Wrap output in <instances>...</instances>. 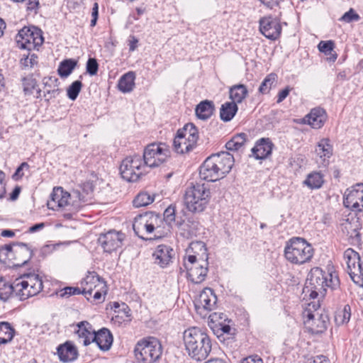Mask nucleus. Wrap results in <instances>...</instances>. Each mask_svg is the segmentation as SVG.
Segmentation results:
<instances>
[{
  "instance_id": "nucleus-5",
  "label": "nucleus",
  "mask_w": 363,
  "mask_h": 363,
  "mask_svg": "<svg viewBox=\"0 0 363 363\" xmlns=\"http://www.w3.org/2000/svg\"><path fill=\"white\" fill-rule=\"evenodd\" d=\"M171 151L164 143H151L143 151V161L145 167H157L169 162Z\"/></svg>"
},
{
  "instance_id": "nucleus-52",
  "label": "nucleus",
  "mask_w": 363,
  "mask_h": 363,
  "mask_svg": "<svg viewBox=\"0 0 363 363\" xmlns=\"http://www.w3.org/2000/svg\"><path fill=\"white\" fill-rule=\"evenodd\" d=\"M352 280L359 286L363 284V268L362 265L357 266V270L349 272Z\"/></svg>"
},
{
  "instance_id": "nucleus-23",
  "label": "nucleus",
  "mask_w": 363,
  "mask_h": 363,
  "mask_svg": "<svg viewBox=\"0 0 363 363\" xmlns=\"http://www.w3.org/2000/svg\"><path fill=\"white\" fill-rule=\"evenodd\" d=\"M78 329L75 332L79 343L84 346L89 345L94 334L92 325L87 321L79 322L77 325Z\"/></svg>"
},
{
  "instance_id": "nucleus-20",
  "label": "nucleus",
  "mask_w": 363,
  "mask_h": 363,
  "mask_svg": "<svg viewBox=\"0 0 363 363\" xmlns=\"http://www.w3.org/2000/svg\"><path fill=\"white\" fill-rule=\"evenodd\" d=\"M274 144L269 138H261L252 149V155L256 160H263L272 154Z\"/></svg>"
},
{
  "instance_id": "nucleus-59",
  "label": "nucleus",
  "mask_w": 363,
  "mask_h": 363,
  "mask_svg": "<svg viewBox=\"0 0 363 363\" xmlns=\"http://www.w3.org/2000/svg\"><path fill=\"white\" fill-rule=\"evenodd\" d=\"M199 138L198 135H191V136H186V139L189 141L188 145L186 146V150H192L195 147L196 142Z\"/></svg>"
},
{
  "instance_id": "nucleus-4",
  "label": "nucleus",
  "mask_w": 363,
  "mask_h": 363,
  "mask_svg": "<svg viewBox=\"0 0 363 363\" xmlns=\"http://www.w3.org/2000/svg\"><path fill=\"white\" fill-rule=\"evenodd\" d=\"M162 346L155 337H147L139 340L134 349L135 355L143 363H155L161 358Z\"/></svg>"
},
{
  "instance_id": "nucleus-13",
  "label": "nucleus",
  "mask_w": 363,
  "mask_h": 363,
  "mask_svg": "<svg viewBox=\"0 0 363 363\" xmlns=\"http://www.w3.org/2000/svg\"><path fill=\"white\" fill-rule=\"evenodd\" d=\"M259 30L262 35L270 40H277L281 33V26L279 18L272 16H264L259 21Z\"/></svg>"
},
{
  "instance_id": "nucleus-38",
  "label": "nucleus",
  "mask_w": 363,
  "mask_h": 363,
  "mask_svg": "<svg viewBox=\"0 0 363 363\" xmlns=\"http://www.w3.org/2000/svg\"><path fill=\"white\" fill-rule=\"evenodd\" d=\"M315 152L320 158H323V161L328 159L333 154V147L330 144L328 138L322 139L318 144Z\"/></svg>"
},
{
  "instance_id": "nucleus-30",
  "label": "nucleus",
  "mask_w": 363,
  "mask_h": 363,
  "mask_svg": "<svg viewBox=\"0 0 363 363\" xmlns=\"http://www.w3.org/2000/svg\"><path fill=\"white\" fill-rule=\"evenodd\" d=\"M93 189L89 184H85L82 189H74L71 193L73 202H88L92 198Z\"/></svg>"
},
{
  "instance_id": "nucleus-57",
  "label": "nucleus",
  "mask_w": 363,
  "mask_h": 363,
  "mask_svg": "<svg viewBox=\"0 0 363 363\" xmlns=\"http://www.w3.org/2000/svg\"><path fill=\"white\" fill-rule=\"evenodd\" d=\"M265 7L269 9L280 8L281 4L284 0H259Z\"/></svg>"
},
{
  "instance_id": "nucleus-53",
  "label": "nucleus",
  "mask_w": 363,
  "mask_h": 363,
  "mask_svg": "<svg viewBox=\"0 0 363 363\" xmlns=\"http://www.w3.org/2000/svg\"><path fill=\"white\" fill-rule=\"evenodd\" d=\"M86 72L91 75L94 76L97 74L99 69V64L95 58H89L86 65Z\"/></svg>"
},
{
  "instance_id": "nucleus-29",
  "label": "nucleus",
  "mask_w": 363,
  "mask_h": 363,
  "mask_svg": "<svg viewBox=\"0 0 363 363\" xmlns=\"http://www.w3.org/2000/svg\"><path fill=\"white\" fill-rule=\"evenodd\" d=\"M213 111V102L208 100L200 102L195 109L196 116L203 121L208 119L212 116Z\"/></svg>"
},
{
  "instance_id": "nucleus-9",
  "label": "nucleus",
  "mask_w": 363,
  "mask_h": 363,
  "mask_svg": "<svg viewBox=\"0 0 363 363\" xmlns=\"http://www.w3.org/2000/svg\"><path fill=\"white\" fill-rule=\"evenodd\" d=\"M44 41L43 32L37 27H24L18 31L16 42L19 47L28 50H34L40 46Z\"/></svg>"
},
{
  "instance_id": "nucleus-8",
  "label": "nucleus",
  "mask_w": 363,
  "mask_h": 363,
  "mask_svg": "<svg viewBox=\"0 0 363 363\" xmlns=\"http://www.w3.org/2000/svg\"><path fill=\"white\" fill-rule=\"evenodd\" d=\"M163 224L162 218L157 215L151 213L147 219L146 216L141 218L133 224V230L135 234L138 235L142 239H145L143 235H140V231L145 230L147 234L154 233V238H160L163 237L165 232L161 225Z\"/></svg>"
},
{
  "instance_id": "nucleus-24",
  "label": "nucleus",
  "mask_w": 363,
  "mask_h": 363,
  "mask_svg": "<svg viewBox=\"0 0 363 363\" xmlns=\"http://www.w3.org/2000/svg\"><path fill=\"white\" fill-rule=\"evenodd\" d=\"M363 203V183H358L347 189L343 196V204H359Z\"/></svg>"
},
{
  "instance_id": "nucleus-37",
  "label": "nucleus",
  "mask_w": 363,
  "mask_h": 363,
  "mask_svg": "<svg viewBox=\"0 0 363 363\" xmlns=\"http://www.w3.org/2000/svg\"><path fill=\"white\" fill-rule=\"evenodd\" d=\"M93 288L91 286L87 287V286H86L83 290H81L79 287L67 286L61 290L60 296L69 297L72 295L83 294L86 298V299L89 300V298L88 297V295L91 296Z\"/></svg>"
},
{
  "instance_id": "nucleus-19",
  "label": "nucleus",
  "mask_w": 363,
  "mask_h": 363,
  "mask_svg": "<svg viewBox=\"0 0 363 363\" xmlns=\"http://www.w3.org/2000/svg\"><path fill=\"white\" fill-rule=\"evenodd\" d=\"M113 337L110 330L106 328H103L98 330L94 331L92 337L91 342H96L99 349L102 351H108L110 350Z\"/></svg>"
},
{
  "instance_id": "nucleus-45",
  "label": "nucleus",
  "mask_w": 363,
  "mask_h": 363,
  "mask_svg": "<svg viewBox=\"0 0 363 363\" xmlns=\"http://www.w3.org/2000/svg\"><path fill=\"white\" fill-rule=\"evenodd\" d=\"M12 283L6 281L3 277L0 278V300L6 301L12 298Z\"/></svg>"
},
{
  "instance_id": "nucleus-10",
  "label": "nucleus",
  "mask_w": 363,
  "mask_h": 363,
  "mask_svg": "<svg viewBox=\"0 0 363 363\" xmlns=\"http://www.w3.org/2000/svg\"><path fill=\"white\" fill-rule=\"evenodd\" d=\"M319 307V303H309L308 310L306 314V320L304 323L312 333H320L327 328L328 317L327 315L316 311Z\"/></svg>"
},
{
  "instance_id": "nucleus-3",
  "label": "nucleus",
  "mask_w": 363,
  "mask_h": 363,
  "mask_svg": "<svg viewBox=\"0 0 363 363\" xmlns=\"http://www.w3.org/2000/svg\"><path fill=\"white\" fill-rule=\"evenodd\" d=\"M314 250L306 240L300 237L289 239L284 247V257L294 264H303L311 261Z\"/></svg>"
},
{
  "instance_id": "nucleus-55",
  "label": "nucleus",
  "mask_w": 363,
  "mask_h": 363,
  "mask_svg": "<svg viewBox=\"0 0 363 363\" xmlns=\"http://www.w3.org/2000/svg\"><path fill=\"white\" fill-rule=\"evenodd\" d=\"M21 65L25 67H33L38 63V57L35 54L27 56L26 57L21 59Z\"/></svg>"
},
{
  "instance_id": "nucleus-61",
  "label": "nucleus",
  "mask_w": 363,
  "mask_h": 363,
  "mask_svg": "<svg viewBox=\"0 0 363 363\" xmlns=\"http://www.w3.org/2000/svg\"><path fill=\"white\" fill-rule=\"evenodd\" d=\"M5 177V173L0 170V199L4 198L6 194L5 183L4 182Z\"/></svg>"
},
{
  "instance_id": "nucleus-6",
  "label": "nucleus",
  "mask_w": 363,
  "mask_h": 363,
  "mask_svg": "<svg viewBox=\"0 0 363 363\" xmlns=\"http://www.w3.org/2000/svg\"><path fill=\"white\" fill-rule=\"evenodd\" d=\"M362 211H363V206H344L342 213L345 218L341 223V230L348 239H352L354 241L359 240V218L357 212Z\"/></svg>"
},
{
  "instance_id": "nucleus-49",
  "label": "nucleus",
  "mask_w": 363,
  "mask_h": 363,
  "mask_svg": "<svg viewBox=\"0 0 363 363\" xmlns=\"http://www.w3.org/2000/svg\"><path fill=\"white\" fill-rule=\"evenodd\" d=\"M351 316L350 306L347 304L344 306L343 309L337 312L335 316V320L337 325L347 323L349 322Z\"/></svg>"
},
{
  "instance_id": "nucleus-27",
  "label": "nucleus",
  "mask_w": 363,
  "mask_h": 363,
  "mask_svg": "<svg viewBox=\"0 0 363 363\" xmlns=\"http://www.w3.org/2000/svg\"><path fill=\"white\" fill-rule=\"evenodd\" d=\"M12 298H16L20 301H24L30 296H33L28 289L24 284L23 277L16 279L12 283Z\"/></svg>"
},
{
  "instance_id": "nucleus-58",
  "label": "nucleus",
  "mask_w": 363,
  "mask_h": 363,
  "mask_svg": "<svg viewBox=\"0 0 363 363\" xmlns=\"http://www.w3.org/2000/svg\"><path fill=\"white\" fill-rule=\"evenodd\" d=\"M28 168L29 164L27 162H22L16 169V172L13 174L12 178L14 180H18L22 178V177L23 176V170L24 169H28Z\"/></svg>"
},
{
  "instance_id": "nucleus-48",
  "label": "nucleus",
  "mask_w": 363,
  "mask_h": 363,
  "mask_svg": "<svg viewBox=\"0 0 363 363\" xmlns=\"http://www.w3.org/2000/svg\"><path fill=\"white\" fill-rule=\"evenodd\" d=\"M277 78V75L274 73L268 74L261 83L259 87V92L262 94H267L276 82Z\"/></svg>"
},
{
  "instance_id": "nucleus-43",
  "label": "nucleus",
  "mask_w": 363,
  "mask_h": 363,
  "mask_svg": "<svg viewBox=\"0 0 363 363\" xmlns=\"http://www.w3.org/2000/svg\"><path fill=\"white\" fill-rule=\"evenodd\" d=\"M176 206H169L164 212V218L162 220L163 223H165L168 225H170L172 222L177 221L178 225H182L184 223L183 219H180L179 220H177V218H178V213Z\"/></svg>"
},
{
  "instance_id": "nucleus-33",
  "label": "nucleus",
  "mask_w": 363,
  "mask_h": 363,
  "mask_svg": "<svg viewBox=\"0 0 363 363\" xmlns=\"http://www.w3.org/2000/svg\"><path fill=\"white\" fill-rule=\"evenodd\" d=\"M229 94L232 102L237 104L241 103L246 98L248 91L245 85L240 84L230 87Z\"/></svg>"
},
{
  "instance_id": "nucleus-11",
  "label": "nucleus",
  "mask_w": 363,
  "mask_h": 363,
  "mask_svg": "<svg viewBox=\"0 0 363 363\" xmlns=\"http://www.w3.org/2000/svg\"><path fill=\"white\" fill-rule=\"evenodd\" d=\"M125 238L123 233L112 230L100 235L98 242L105 252L111 253L122 247Z\"/></svg>"
},
{
  "instance_id": "nucleus-46",
  "label": "nucleus",
  "mask_w": 363,
  "mask_h": 363,
  "mask_svg": "<svg viewBox=\"0 0 363 363\" xmlns=\"http://www.w3.org/2000/svg\"><path fill=\"white\" fill-rule=\"evenodd\" d=\"M13 255V245H6L0 248V262L4 264L12 265Z\"/></svg>"
},
{
  "instance_id": "nucleus-2",
  "label": "nucleus",
  "mask_w": 363,
  "mask_h": 363,
  "mask_svg": "<svg viewBox=\"0 0 363 363\" xmlns=\"http://www.w3.org/2000/svg\"><path fill=\"white\" fill-rule=\"evenodd\" d=\"M184 342L189 355L196 361L205 359L211 351V341L199 328H191L184 333Z\"/></svg>"
},
{
  "instance_id": "nucleus-28",
  "label": "nucleus",
  "mask_w": 363,
  "mask_h": 363,
  "mask_svg": "<svg viewBox=\"0 0 363 363\" xmlns=\"http://www.w3.org/2000/svg\"><path fill=\"white\" fill-rule=\"evenodd\" d=\"M21 277H23V279H27L24 280V284L28 289V291H30L33 296L43 290V281L40 279L38 275L23 274Z\"/></svg>"
},
{
  "instance_id": "nucleus-18",
  "label": "nucleus",
  "mask_w": 363,
  "mask_h": 363,
  "mask_svg": "<svg viewBox=\"0 0 363 363\" xmlns=\"http://www.w3.org/2000/svg\"><path fill=\"white\" fill-rule=\"evenodd\" d=\"M199 176L201 179L207 182H216L221 179L216 164H214L211 156L207 157L200 167Z\"/></svg>"
},
{
  "instance_id": "nucleus-26",
  "label": "nucleus",
  "mask_w": 363,
  "mask_h": 363,
  "mask_svg": "<svg viewBox=\"0 0 363 363\" xmlns=\"http://www.w3.org/2000/svg\"><path fill=\"white\" fill-rule=\"evenodd\" d=\"M57 354L61 361L67 362L77 359L78 352L74 345L70 342H66L57 347Z\"/></svg>"
},
{
  "instance_id": "nucleus-17",
  "label": "nucleus",
  "mask_w": 363,
  "mask_h": 363,
  "mask_svg": "<svg viewBox=\"0 0 363 363\" xmlns=\"http://www.w3.org/2000/svg\"><path fill=\"white\" fill-rule=\"evenodd\" d=\"M85 284L87 287L91 286L93 290L96 287H99V289L94 292L93 298L94 301H97L99 302L104 300V298H102L103 294L106 295V282L96 272H89L82 282V284Z\"/></svg>"
},
{
  "instance_id": "nucleus-36",
  "label": "nucleus",
  "mask_w": 363,
  "mask_h": 363,
  "mask_svg": "<svg viewBox=\"0 0 363 363\" xmlns=\"http://www.w3.org/2000/svg\"><path fill=\"white\" fill-rule=\"evenodd\" d=\"M15 330L8 322L0 323V344L11 342L14 336Z\"/></svg>"
},
{
  "instance_id": "nucleus-64",
  "label": "nucleus",
  "mask_w": 363,
  "mask_h": 363,
  "mask_svg": "<svg viewBox=\"0 0 363 363\" xmlns=\"http://www.w3.org/2000/svg\"><path fill=\"white\" fill-rule=\"evenodd\" d=\"M310 363H330L329 359L324 355L316 356L313 362Z\"/></svg>"
},
{
  "instance_id": "nucleus-54",
  "label": "nucleus",
  "mask_w": 363,
  "mask_h": 363,
  "mask_svg": "<svg viewBox=\"0 0 363 363\" xmlns=\"http://www.w3.org/2000/svg\"><path fill=\"white\" fill-rule=\"evenodd\" d=\"M177 132H182V135H185V137L199 134L196 127L193 123L186 124L182 129L178 130Z\"/></svg>"
},
{
  "instance_id": "nucleus-34",
  "label": "nucleus",
  "mask_w": 363,
  "mask_h": 363,
  "mask_svg": "<svg viewBox=\"0 0 363 363\" xmlns=\"http://www.w3.org/2000/svg\"><path fill=\"white\" fill-rule=\"evenodd\" d=\"M238 110L235 102H225L221 105L220 108V119L225 122L231 121Z\"/></svg>"
},
{
  "instance_id": "nucleus-44",
  "label": "nucleus",
  "mask_w": 363,
  "mask_h": 363,
  "mask_svg": "<svg viewBox=\"0 0 363 363\" xmlns=\"http://www.w3.org/2000/svg\"><path fill=\"white\" fill-rule=\"evenodd\" d=\"M246 140V134L240 133L234 136L230 140L227 142L225 147L230 151L239 150L244 145Z\"/></svg>"
},
{
  "instance_id": "nucleus-41",
  "label": "nucleus",
  "mask_w": 363,
  "mask_h": 363,
  "mask_svg": "<svg viewBox=\"0 0 363 363\" xmlns=\"http://www.w3.org/2000/svg\"><path fill=\"white\" fill-rule=\"evenodd\" d=\"M323 182V174L316 172L309 174L303 182L311 189L320 188Z\"/></svg>"
},
{
  "instance_id": "nucleus-40",
  "label": "nucleus",
  "mask_w": 363,
  "mask_h": 363,
  "mask_svg": "<svg viewBox=\"0 0 363 363\" xmlns=\"http://www.w3.org/2000/svg\"><path fill=\"white\" fill-rule=\"evenodd\" d=\"M77 64L74 59H67L62 61L58 67L57 72L61 77H67L73 71Z\"/></svg>"
},
{
  "instance_id": "nucleus-62",
  "label": "nucleus",
  "mask_w": 363,
  "mask_h": 363,
  "mask_svg": "<svg viewBox=\"0 0 363 363\" xmlns=\"http://www.w3.org/2000/svg\"><path fill=\"white\" fill-rule=\"evenodd\" d=\"M290 88L289 86L286 87L285 89L281 90L278 94V99L277 102L278 104L282 102L289 94L290 92Z\"/></svg>"
},
{
  "instance_id": "nucleus-16",
  "label": "nucleus",
  "mask_w": 363,
  "mask_h": 363,
  "mask_svg": "<svg viewBox=\"0 0 363 363\" xmlns=\"http://www.w3.org/2000/svg\"><path fill=\"white\" fill-rule=\"evenodd\" d=\"M214 164H216L218 172L221 179L225 177L231 170L235 159L233 155L228 152H220L211 155Z\"/></svg>"
},
{
  "instance_id": "nucleus-60",
  "label": "nucleus",
  "mask_w": 363,
  "mask_h": 363,
  "mask_svg": "<svg viewBox=\"0 0 363 363\" xmlns=\"http://www.w3.org/2000/svg\"><path fill=\"white\" fill-rule=\"evenodd\" d=\"M182 208L181 209V211H182L184 213H186L185 209L188 211H191L192 213H195L197 211L201 212L204 210L203 206H181Z\"/></svg>"
},
{
  "instance_id": "nucleus-47",
  "label": "nucleus",
  "mask_w": 363,
  "mask_h": 363,
  "mask_svg": "<svg viewBox=\"0 0 363 363\" xmlns=\"http://www.w3.org/2000/svg\"><path fill=\"white\" fill-rule=\"evenodd\" d=\"M157 197H160V195H150L147 192L141 191L135 197L133 204H152Z\"/></svg>"
},
{
  "instance_id": "nucleus-42",
  "label": "nucleus",
  "mask_w": 363,
  "mask_h": 363,
  "mask_svg": "<svg viewBox=\"0 0 363 363\" xmlns=\"http://www.w3.org/2000/svg\"><path fill=\"white\" fill-rule=\"evenodd\" d=\"M189 141L185 137V135H182V132H177L176 137L173 141V146L174 150L177 153H186L191 150H186V146L188 145Z\"/></svg>"
},
{
  "instance_id": "nucleus-25",
  "label": "nucleus",
  "mask_w": 363,
  "mask_h": 363,
  "mask_svg": "<svg viewBox=\"0 0 363 363\" xmlns=\"http://www.w3.org/2000/svg\"><path fill=\"white\" fill-rule=\"evenodd\" d=\"M203 262L204 264H198L191 267H189L186 263L184 264V266L188 271L189 278L193 283L200 284L204 281L208 272V263L206 261H203Z\"/></svg>"
},
{
  "instance_id": "nucleus-39",
  "label": "nucleus",
  "mask_w": 363,
  "mask_h": 363,
  "mask_svg": "<svg viewBox=\"0 0 363 363\" xmlns=\"http://www.w3.org/2000/svg\"><path fill=\"white\" fill-rule=\"evenodd\" d=\"M335 44L332 40L320 41L318 45L320 52H323L329 57L327 60L329 62H334L337 57V55L334 52Z\"/></svg>"
},
{
  "instance_id": "nucleus-22",
  "label": "nucleus",
  "mask_w": 363,
  "mask_h": 363,
  "mask_svg": "<svg viewBox=\"0 0 363 363\" xmlns=\"http://www.w3.org/2000/svg\"><path fill=\"white\" fill-rule=\"evenodd\" d=\"M327 119V113L325 111L320 108L316 107L311 109V112L303 118L304 123L310 125L313 128H320Z\"/></svg>"
},
{
  "instance_id": "nucleus-50",
  "label": "nucleus",
  "mask_w": 363,
  "mask_h": 363,
  "mask_svg": "<svg viewBox=\"0 0 363 363\" xmlns=\"http://www.w3.org/2000/svg\"><path fill=\"white\" fill-rule=\"evenodd\" d=\"M23 90L25 95H30L33 90L35 89L38 84L33 75H28L22 79Z\"/></svg>"
},
{
  "instance_id": "nucleus-31",
  "label": "nucleus",
  "mask_w": 363,
  "mask_h": 363,
  "mask_svg": "<svg viewBox=\"0 0 363 363\" xmlns=\"http://www.w3.org/2000/svg\"><path fill=\"white\" fill-rule=\"evenodd\" d=\"M135 75L133 72H128L123 74L118 83V89L123 93H128L135 87Z\"/></svg>"
},
{
  "instance_id": "nucleus-14",
  "label": "nucleus",
  "mask_w": 363,
  "mask_h": 363,
  "mask_svg": "<svg viewBox=\"0 0 363 363\" xmlns=\"http://www.w3.org/2000/svg\"><path fill=\"white\" fill-rule=\"evenodd\" d=\"M210 191L207 189L203 184H196L187 189L184 197V204H206L209 202Z\"/></svg>"
},
{
  "instance_id": "nucleus-7",
  "label": "nucleus",
  "mask_w": 363,
  "mask_h": 363,
  "mask_svg": "<svg viewBox=\"0 0 363 363\" xmlns=\"http://www.w3.org/2000/svg\"><path fill=\"white\" fill-rule=\"evenodd\" d=\"M145 165L141 156L135 155L125 158L120 166V173L123 179L134 182L144 174Z\"/></svg>"
},
{
  "instance_id": "nucleus-15",
  "label": "nucleus",
  "mask_w": 363,
  "mask_h": 363,
  "mask_svg": "<svg viewBox=\"0 0 363 363\" xmlns=\"http://www.w3.org/2000/svg\"><path fill=\"white\" fill-rule=\"evenodd\" d=\"M13 267H22L28 263L33 257V250L28 245L23 242L13 244Z\"/></svg>"
},
{
  "instance_id": "nucleus-12",
  "label": "nucleus",
  "mask_w": 363,
  "mask_h": 363,
  "mask_svg": "<svg viewBox=\"0 0 363 363\" xmlns=\"http://www.w3.org/2000/svg\"><path fill=\"white\" fill-rule=\"evenodd\" d=\"M217 296L210 288L204 289L196 300L194 305L196 311L206 316L209 311L216 308Z\"/></svg>"
},
{
  "instance_id": "nucleus-51",
  "label": "nucleus",
  "mask_w": 363,
  "mask_h": 363,
  "mask_svg": "<svg viewBox=\"0 0 363 363\" xmlns=\"http://www.w3.org/2000/svg\"><path fill=\"white\" fill-rule=\"evenodd\" d=\"M82 87V83L79 80H76L73 82L67 88V96L69 99L74 101Z\"/></svg>"
},
{
  "instance_id": "nucleus-56",
  "label": "nucleus",
  "mask_w": 363,
  "mask_h": 363,
  "mask_svg": "<svg viewBox=\"0 0 363 363\" xmlns=\"http://www.w3.org/2000/svg\"><path fill=\"white\" fill-rule=\"evenodd\" d=\"M359 16L354 12L352 9H350L347 12L345 13V14L340 18L342 21L350 23L352 21H357L359 20Z\"/></svg>"
},
{
  "instance_id": "nucleus-32",
  "label": "nucleus",
  "mask_w": 363,
  "mask_h": 363,
  "mask_svg": "<svg viewBox=\"0 0 363 363\" xmlns=\"http://www.w3.org/2000/svg\"><path fill=\"white\" fill-rule=\"evenodd\" d=\"M344 258L347 262L348 273L357 270V266L362 265L359 253L352 248L345 251Z\"/></svg>"
},
{
  "instance_id": "nucleus-21",
  "label": "nucleus",
  "mask_w": 363,
  "mask_h": 363,
  "mask_svg": "<svg viewBox=\"0 0 363 363\" xmlns=\"http://www.w3.org/2000/svg\"><path fill=\"white\" fill-rule=\"evenodd\" d=\"M174 255L173 249L165 245H160L152 254L155 263L162 267H164L172 261Z\"/></svg>"
},
{
  "instance_id": "nucleus-1",
  "label": "nucleus",
  "mask_w": 363,
  "mask_h": 363,
  "mask_svg": "<svg viewBox=\"0 0 363 363\" xmlns=\"http://www.w3.org/2000/svg\"><path fill=\"white\" fill-rule=\"evenodd\" d=\"M340 286V280L335 272L329 271L327 274L319 267L313 268L307 278L304 293H309L311 298H315L318 295L324 296L327 288L336 289Z\"/></svg>"
},
{
  "instance_id": "nucleus-63",
  "label": "nucleus",
  "mask_w": 363,
  "mask_h": 363,
  "mask_svg": "<svg viewBox=\"0 0 363 363\" xmlns=\"http://www.w3.org/2000/svg\"><path fill=\"white\" fill-rule=\"evenodd\" d=\"M241 363H263V360L259 356L255 355L244 358Z\"/></svg>"
},
{
  "instance_id": "nucleus-35",
  "label": "nucleus",
  "mask_w": 363,
  "mask_h": 363,
  "mask_svg": "<svg viewBox=\"0 0 363 363\" xmlns=\"http://www.w3.org/2000/svg\"><path fill=\"white\" fill-rule=\"evenodd\" d=\"M70 199L71 193L64 190L62 186L54 187L50 194L51 201L57 204H69Z\"/></svg>"
}]
</instances>
